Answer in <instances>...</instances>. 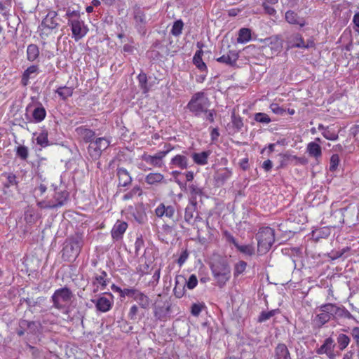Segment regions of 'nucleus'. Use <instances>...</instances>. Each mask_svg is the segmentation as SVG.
Segmentation results:
<instances>
[{"label":"nucleus","instance_id":"1","mask_svg":"<svg viewBox=\"0 0 359 359\" xmlns=\"http://www.w3.org/2000/svg\"><path fill=\"white\" fill-rule=\"evenodd\" d=\"M210 268L217 285L223 287L231 278V269L227 259L215 256L210 264Z\"/></svg>","mask_w":359,"mask_h":359},{"label":"nucleus","instance_id":"2","mask_svg":"<svg viewBox=\"0 0 359 359\" xmlns=\"http://www.w3.org/2000/svg\"><path fill=\"white\" fill-rule=\"evenodd\" d=\"M319 313L316 316L315 320L319 326L329 322L332 318L340 317L351 318V313L344 307H339L336 304L328 303L319 307Z\"/></svg>","mask_w":359,"mask_h":359},{"label":"nucleus","instance_id":"3","mask_svg":"<svg viewBox=\"0 0 359 359\" xmlns=\"http://www.w3.org/2000/svg\"><path fill=\"white\" fill-rule=\"evenodd\" d=\"M65 18L67 19V24L71 28L72 37L75 41H79L88 34L89 29L81 19L79 11L67 8Z\"/></svg>","mask_w":359,"mask_h":359},{"label":"nucleus","instance_id":"4","mask_svg":"<svg viewBox=\"0 0 359 359\" xmlns=\"http://www.w3.org/2000/svg\"><path fill=\"white\" fill-rule=\"evenodd\" d=\"M255 237L257 252L259 255H264L270 250L275 242V231L269 226H263L259 229Z\"/></svg>","mask_w":359,"mask_h":359},{"label":"nucleus","instance_id":"5","mask_svg":"<svg viewBox=\"0 0 359 359\" xmlns=\"http://www.w3.org/2000/svg\"><path fill=\"white\" fill-rule=\"evenodd\" d=\"M83 243V238L81 234L70 237L62 249V259L67 262L74 260L79 255Z\"/></svg>","mask_w":359,"mask_h":359},{"label":"nucleus","instance_id":"6","mask_svg":"<svg viewBox=\"0 0 359 359\" xmlns=\"http://www.w3.org/2000/svg\"><path fill=\"white\" fill-rule=\"evenodd\" d=\"M210 106V101L204 92L194 93L189 101L187 107L195 116L205 112Z\"/></svg>","mask_w":359,"mask_h":359},{"label":"nucleus","instance_id":"7","mask_svg":"<svg viewBox=\"0 0 359 359\" xmlns=\"http://www.w3.org/2000/svg\"><path fill=\"white\" fill-rule=\"evenodd\" d=\"M73 293L67 287L56 290L51 297L53 306L58 310L67 309L72 302Z\"/></svg>","mask_w":359,"mask_h":359},{"label":"nucleus","instance_id":"8","mask_svg":"<svg viewBox=\"0 0 359 359\" xmlns=\"http://www.w3.org/2000/svg\"><path fill=\"white\" fill-rule=\"evenodd\" d=\"M68 193L67 191L55 190L51 195V198L37 202V206L41 209H53L62 206L67 200Z\"/></svg>","mask_w":359,"mask_h":359},{"label":"nucleus","instance_id":"9","mask_svg":"<svg viewBox=\"0 0 359 359\" xmlns=\"http://www.w3.org/2000/svg\"><path fill=\"white\" fill-rule=\"evenodd\" d=\"M220 54H222V55L216 59L217 62L231 67H233L236 65L239 54L229 43H227L226 47L224 44H222L220 49Z\"/></svg>","mask_w":359,"mask_h":359},{"label":"nucleus","instance_id":"10","mask_svg":"<svg viewBox=\"0 0 359 359\" xmlns=\"http://www.w3.org/2000/svg\"><path fill=\"white\" fill-rule=\"evenodd\" d=\"M165 147L167 148L165 151H159L154 155H149L144 153L142 155V159L147 163L156 168H162L163 165V159L166 155L173 149V147L170 144H166Z\"/></svg>","mask_w":359,"mask_h":359},{"label":"nucleus","instance_id":"11","mask_svg":"<svg viewBox=\"0 0 359 359\" xmlns=\"http://www.w3.org/2000/svg\"><path fill=\"white\" fill-rule=\"evenodd\" d=\"M262 41L265 46L270 48L271 55H277L283 50V40L280 35H273L269 38H266Z\"/></svg>","mask_w":359,"mask_h":359},{"label":"nucleus","instance_id":"12","mask_svg":"<svg viewBox=\"0 0 359 359\" xmlns=\"http://www.w3.org/2000/svg\"><path fill=\"white\" fill-rule=\"evenodd\" d=\"M108 296L109 297H100L97 299L93 300V302L95 304L97 311L105 313L112 308L114 304V296L111 293H109Z\"/></svg>","mask_w":359,"mask_h":359},{"label":"nucleus","instance_id":"13","mask_svg":"<svg viewBox=\"0 0 359 359\" xmlns=\"http://www.w3.org/2000/svg\"><path fill=\"white\" fill-rule=\"evenodd\" d=\"M128 226L127 222L121 220H117L111 230L112 239L114 241H119L122 239Z\"/></svg>","mask_w":359,"mask_h":359},{"label":"nucleus","instance_id":"14","mask_svg":"<svg viewBox=\"0 0 359 359\" xmlns=\"http://www.w3.org/2000/svg\"><path fill=\"white\" fill-rule=\"evenodd\" d=\"M334 341L332 337L325 339L323 344L316 350L318 355L326 354L330 359H334L333 350Z\"/></svg>","mask_w":359,"mask_h":359},{"label":"nucleus","instance_id":"15","mask_svg":"<svg viewBox=\"0 0 359 359\" xmlns=\"http://www.w3.org/2000/svg\"><path fill=\"white\" fill-rule=\"evenodd\" d=\"M116 175L118 180V187H126L131 184L132 177L126 168H118L116 170Z\"/></svg>","mask_w":359,"mask_h":359},{"label":"nucleus","instance_id":"16","mask_svg":"<svg viewBox=\"0 0 359 359\" xmlns=\"http://www.w3.org/2000/svg\"><path fill=\"white\" fill-rule=\"evenodd\" d=\"M175 212V208L172 205L165 206L164 203H160L155 209V215L158 217H166L172 219Z\"/></svg>","mask_w":359,"mask_h":359},{"label":"nucleus","instance_id":"17","mask_svg":"<svg viewBox=\"0 0 359 359\" xmlns=\"http://www.w3.org/2000/svg\"><path fill=\"white\" fill-rule=\"evenodd\" d=\"M39 72L38 65H31L27 67L22 73L21 77V85L24 87L27 86L29 83V79L34 78Z\"/></svg>","mask_w":359,"mask_h":359},{"label":"nucleus","instance_id":"18","mask_svg":"<svg viewBox=\"0 0 359 359\" xmlns=\"http://www.w3.org/2000/svg\"><path fill=\"white\" fill-rule=\"evenodd\" d=\"M57 17V13L56 11H49L42 20V26L50 29H56L59 25Z\"/></svg>","mask_w":359,"mask_h":359},{"label":"nucleus","instance_id":"19","mask_svg":"<svg viewBox=\"0 0 359 359\" xmlns=\"http://www.w3.org/2000/svg\"><path fill=\"white\" fill-rule=\"evenodd\" d=\"M285 18L286 22L290 25H299L300 27H302L306 25L305 19L299 16V15L294 11L289 10L286 11Z\"/></svg>","mask_w":359,"mask_h":359},{"label":"nucleus","instance_id":"20","mask_svg":"<svg viewBox=\"0 0 359 359\" xmlns=\"http://www.w3.org/2000/svg\"><path fill=\"white\" fill-rule=\"evenodd\" d=\"M132 298L144 309H148L150 306L151 299L149 297L137 289H135Z\"/></svg>","mask_w":359,"mask_h":359},{"label":"nucleus","instance_id":"21","mask_svg":"<svg viewBox=\"0 0 359 359\" xmlns=\"http://www.w3.org/2000/svg\"><path fill=\"white\" fill-rule=\"evenodd\" d=\"M306 152L310 157L314 158L316 161H318L323 155L321 146L316 142L308 143Z\"/></svg>","mask_w":359,"mask_h":359},{"label":"nucleus","instance_id":"22","mask_svg":"<svg viewBox=\"0 0 359 359\" xmlns=\"http://www.w3.org/2000/svg\"><path fill=\"white\" fill-rule=\"evenodd\" d=\"M145 182L149 185L166 183L164 175L160 172H150L145 176Z\"/></svg>","mask_w":359,"mask_h":359},{"label":"nucleus","instance_id":"23","mask_svg":"<svg viewBox=\"0 0 359 359\" xmlns=\"http://www.w3.org/2000/svg\"><path fill=\"white\" fill-rule=\"evenodd\" d=\"M274 359H292L290 351L285 344L280 343L275 348Z\"/></svg>","mask_w":359,"mask_h":359},{"label":"nucleus","instance_id":"24","mask_svg":"<svg viewBox=\"0 0 359 359\" xmlns=\"http://www.w3.org/2000/svg\"><path fill=\"white\" fill-rule=\"evenodd\" d=\"M76 133L80 135L86 143H91L95 136L93 130L86 128L84 126H80L76 128Z\"/></svg>","mask_w":359,"mask_h":359},{"label":"nucleus","instance_id":"25","mask_svg":"<svg viewBox=\"0 0 359 359\" xmlns=\"http://www.w3.org/2000/svg\"><path fill=\"white\" fill-rule=\"evenodd\" d=\"M185 283H184V277L183 276H177L175 278V284L173 288V293L175 297L182 298L185 292Z\"/></svg>","mask_w":359,"mask_h":359},{"label":"nucleus","instance_id":"26","mask_svg":"<svg viewBox=\"0 0 359 359\" xmlns=\"http://www.w3.org/2000/svg\"><path fill=\"white\" fill-rule=\"evenodd\" d=\"M289 48H300L304 47V40L302 36L299 33L292 34L287 40Z\"/></svg>","mask_w":359,"mask_h":359},{"label":"nucleus","instance_id":"27","mask_svg":"<svg viewBox=\"0 0 359 359\" xmlns=\"http://www.w3.org/2000/svg\"><path fill=\"white\" fill-rule=\"evenodd\" d=\"M170 311V306L168 305L167 306H155L154 310V315L157 320L161 321H166L168 318V313Z\"/></svg>","mask_w":359,"mask_h":359},{"label":"nucleus","instance_id":"28","mask_svg":"<svg viewBox=\"0 0 359 359\" xmlns=\"http://www.w3.org/2000/svg\"><path fill=\"white\" fill-rule=\"evenodd\" d=\"M46 116V111L41 102L37 104V106L32 111V117L35 123H40L45 119Z\"/></svg>","mask_w":359,"mask_h":359},{"label":"nucleus","instance_id":"29","mask_svg":"<svg viewBox=\"0 0 359 359\" xmlns=\"http://www.w3.org/2000/svg\"><path fill=\"white\" fill-rule=\"evenodd\" d=\"M74 90V88L72 86H62L58 87L55 93L58 95L62 100L65 101L73 95Z\"/></svg>","mask_w":359,"mask_h":359},{"label":"nucleus","instance_id":"30","mask_svg":"<svg viewBox=\"0 0 359 359\" xmlns=\"http://www.w3.org/2000/svg\"><path fill=\"white\" fill-rule=\"evenodd\" d=\"M210 155V151H205L200 153H193L191 157L196 164L204 165L208 163V159Z\"/></svg>","mask_w":359,"mask_h":359},{"label":"nucleus","instance_id":"31","mask_svg":"<svg viewBox=\"0 0 359 359\" xmlns=\"http://www.w3.org/2000/svg\"><path fill=\"white\" fill-rule=\"evenodd\" d=\"M252 39V32L249 28L243 27L239 29L237 37L238 43H246Z\"/></svg>","mask_w":359,"mask_h":359},{"label":"nucleus","instance_id":"32","mask_svg":"<svg viewBox=\"0 0 359 359\" xmlns=\"http://www.w3.org/2000/svg\"><path fill=\"white\" fill-rule=\"evenodd\" d=\"M170 163L181 169H186L188 166V158L184 155L177 154L172 158Z\"/></svg>","mask_w":359,"mask_h":359},{"label":"nucleus","instance_id":"33","mask_svg":"<svg viewBox=\"0 0 359 359\" xmlns=\"http://www.w3.org/2000/svg\"><path fill=\"white\" fill-rule=\"evenodd\" d=\"M197 203H189L185 208L184 212V219L185 221L191 224L194 219V213L196 212Z\"/></svg>","mask_w":359,"mask_h":359},{"label":"nucleus","instance_id":"34","mask_svg":"<svg viewBox=\"0 0 359 359\" xmlns=\"http://www.w3.org/2000/svg\"><path fill=\"white\" fill-rule=\"evenodd\" d=\"M203 51L201 49L198 50L193 57V62L199 70L205 71L207 70V66L203 61Z\"/></svg>","mask_w":359,"mask_h":359},{"label":"nucleus","instance_id":"35","mask_svg":"<svg viewBox=\"0 0 359 359\" xmlns=\"http://www.w3.org/2000/svg\"><path fill=\"white\" fill-rule=\"evenodd\" d=\"M39 56V48L36 44H29L27 48V59L29 62L35 61Z\"/></svg>","mask_w":359,"mask_h":359},{"label":"nucleus","instance_id":"36","mask_svg":"<svg viewBox=\"0 0 359 359\" xmlns=\"http://www.w3.org/2000/svg\"><path fill=\"white\" fill-rule=\"evenodd\" d=\"M143 194L142 189L140 186L136 185L129 191L126 193L123 196V201L132 200L135 196H142Z\"/></svg>","mask_w":359,"mask_h":359},{"label":"nucleus","instance_id":"37","mask_svg":"<svg viewBox=\"0 0 359 359\" xmlns=\"http://www.w3.org/2000/svg\"><path fill=\"white\" fill-rule=\"evenodd\" d=\"M3 175L6 176L7 179V181L4 184V193L6 194V189L11 186H17L18 182L16 175L13 173H4Z\"/></svg>","mask_w":359,"mask_h":359},{"label":"nucleus","instance_id":"38","mask_svg":"<svg viewBox=\"0 0 359 359\" xmlns=\"http://www.w3.org/2000/svg\"><path fill=\"white\" fill-rule=\"evenodd\" d=\"M36 144L41 147H46L49 145L48 133L46 130H42L36 138Z\"/></svg>","mask_w":359,"mask_h":359},{"label":"nucleus","instance_id":"39","mask_svg":"<svg viewBox=\"0 0 359 359\" xmlns=\"http://www.w3.org/2000/svg\"><path fill=\"white\" fill-rule=\"evenodd\" d=\"M95 280L100 286L101 290L105 289L108 283L107 272L100 271V273L95 274Z\"/></svg>","mask_w":359,"mask_h":359},{"label":"nucleus","instance_id":"40","mask_svg":"<svg viewBox=\"0 0 359 359\" xmlns=\"http://www.w3.org/2000/svg\"><path fill=\"white\" fill-rule=\"evenodd\" d=\"M231 175L232 171L228 168H224L217 174L216 181L218 183L224 184Z\"/></svg>","mask_w":359,"mask_h":359},{"label":"nucleus","instance_id":"41","mask_svg":"<svg viewBox=\"0 0 359 359\" xmlns=\"http://www.w3.org/2000/svg\"><path fill=\"white\" fill-rule=\"evenodd\" d=\"M134 19L137 26L142 27L144 26L146 21V15L143 11L140 10V8H137L135 10L134 12Z\"/></svg>","mask_w":359,"mask_h":359},{"label":"nucleus","instance_id":"42","mask_svg":"<svg viewBox=\"0 0 359 359\" xmlns=\"http://www.w3.org/2000/svg\"><path fill=\"white\" fill-rule=\"evenodd\" d=\"M189 190L191 195L189 203H197V196L203 194V191L196 185L192 184L189 186Z\"/></svg>","mask_w":359,"mask_h":359},{"label":"nucleus","instance_id":"43","mask_svg":"<svg viewBox=\"0 0 359 359\" xmlns=\"http://www.w3.org/2000/svg\"><path fill=\"white\" fill-rule=\"evenodd\" d=\"M111 289L114 292H118L121 297H125L126 296L132 297L135 290V288L121 289L120 287L115 285H112Z\"/></svg>","mask_w":359,"mask_h":359},{"label":"nucleus","instance_id":"44","mask_svg":"<svg viewBox=\"0 0 359 359\" xmlns=\"http://www.w3.org/2000/svg\"><path fill=\"white\" fill-rule=\"evenodd\" d=\"M88 152L90 157L95 160L98 159L102 154L101 150L98 149V147L95 144L94 141L90 143L88 147Z\"/></svg>","mask_w":359,"mask_h":359},{"label":"nucleus","instance_id":"45","mask_svg":"<svg viewBox=\"0 0 359 359\" xmlns=\"http://www.w3.org/2000/svg\"><path fill=\"white\" fill-rule=\"evenodd\" d=\"M236 248L240 252H241L245 255L252 256L253 255H255V248H254L253 245H252V244H248V245L238 244Z\"/></svg>","mask_w":359,"mask_h":359},{"label":"nucleus","instance_id":"46","mask_svg":"<svg viewBox=\"0 0 359 359\" xmlns=\"http://www.w3.org/2000/svg\"><path fill=\"white\" fill-rule=\"evenodd\" d=\"M19 326L21 328H27L32 334L36 333L37 330V325L35 322L27 320H21Z\"/></svg>","mask_w":359,"mask_h":359},{"label":"nucleus","instance_id":"47","mask_svg":"<svg viewBox=\"0 0 359 359\" xmlns=\"http://www.w3.org/2000/svg\"><path fill=\"white\" fill-rule=\"evenodd\" d=\"M337 341L340 350L345 349L350 343V338L344 334H339L337 338Z\"/></svg>","mask_w":359,"mask_h":359},{"label":"nucleus","instance_id":"48","mask_svg":"<svg viewBox=\"0 0 359 359\" xmlns=\"http://www.w3.org/2000/svg\"><path fill=\"white\" fill-rule=\"evenodd\" d=\"M322 135L325 139L332 141L337 140L339 137L338 133L329 126L326 127Z\"/></svg>","mask_w":359,"mask_h":359},{"label":"nucleus","instance_id":"49","mask_svg":"<svg viewBox=\"0 0 359 359\" xmlns=\"http://www.w3.org/2000/svg\"><path fill=\"white\" fill-rule=\"evenodd\" d=\"M183 27L184 23L182 20H176L171 29V34L175 36H180L182 34Z\"/></svg>","mask_w":359,"mask_h":359},{"label":"nucleus","instance_id":"50","mask_svg":"<svg viewBox=\"0 0 359 359\" xmlns=\"http://www.w3.org/2000/svg\"><path fill=\"white\" fill-rule=\"evenodd\" d=\"M247 263L245 261H239L234 266L233 276L238 277L245 271Z\"/></svg>","mask_w":359,"mask_h":359},{"label":"nucleus","instance_id":"51","mask_svg":"<svg viewBox=\"0 0 359 359\" xmlns=\"http://www.w3.org/2000/svg\"><path fill=\"white\" fill-rule=\"evenodd\" d=\"M94 142L102 152L107 149L110 145V141L105 137H98L94 141Z\"/></svg>","mask_w":359,"mask_h":359},{"label":"nucleus","instance_id":"52","mask_svg":"<svg viewBox=\"0 0 359 359\" xmlns=\"http://www.w3.org/2000/svg\"><path fill=\"white\" fill-rule=\"evenodd\" d=\"M140 86L141 89L143 90L144 93H147L149 92V88L147 86V77L146 74H140L137 76Z\"/></svg>","mask_w":359,"mask_h":359},{"label":"nucleus","instance_id":"53","mask_svg":"<svg viewBox=\"0 0 359 359\" xmlns=\"http://www.w3.org/2000/svg\"><path fill=\"white\" fill-rule=\"evenodd\" d=\"M254 119L258 123L266 124H268L271 121L269 115L262 112L256 113L255 114Z\"/></svg>","mask_w":359,"mask_h":359},{"label":"nucleus","instance_id":"54","mask_svg":"<svg viewBox=\"0 0 359 359\" xmlns=\"http://www.w3.org/2000/svg\"><path fill=\"white\" fill-rule=\"evenodd\" d=\"M276 313H278V310H276V309L271 310L269 311H262L260 313V315L259 316L258 322L259 323L264 322V321L269 320V318H271V317L274 316Z\"/></svg>","mask_w":359,"mask_h":359},{"label":"nucleus","instance_id":"55","mask_svg":"<svg viewBox=\"0 0 359 359\" xmlns=\"http://www.w3.org/2000/svg\"><path fill=\"white\" fill-rule=\"evenodd\" d=\"M16 155L21 159L26 160L29 156L28 148L23 145L18 146L16 148Z\"/></svg>","mask_w":359,"mask_h":359},{"label":"nucleus","instance_id":"56","mask_svg":"<svg viewBox=\"0 0 359 359\" xmlns=\"http://www.w3.org/2000/svg\"><path fill=\"white\" fill-rule=\"evenodd\" d=\"M339 156L338 154H332L330 157V170L333 172L335 171L339 164Z\"/></svg>","mask_w":359,"mask_h":359},{"label":"nucleus","instance_id":"57","mask_svg":"<svg viewBox=\"0 0 359 359\" xmlns=\"http://www.w3.org/2000/svg\"><path fill=\"white\" fill-rule=\"evenodd\" d=\"M197 284H198V279H197L196 276L195 274H191L189 276L185 285H187L188 289L193 290L194 288H195L197 286Z\"/></svg>","mask_w":359,"mask_h":359},{"label":"nucleus","instance_id":"58","mask_svg":"<svg viewBox=\"0 0 359 359\" xmlns=\"http://www.w3.org/2000/svg\"><path fill=\"white\" fill-rule=\"evenodd\" d=\"M269 108L275 114L283 115L285 112V109L279 106V104L277 103H271L269 106Z\"/></svg>","mask_w":359,"mask_h":359},{"label":"nucleus","instance_id":"59","mask_svg":"<svg viewBox=\"0 0 359 359\" xmlns=\"http://www.w3.org/2000/svg\"><path fill=\"white\" fill-rule=\"evenodd\" d=\"M269 3L267 1L264 0L262 4V6L263 7L264 12L266 14L274 16L276 14V11L273 7L269 6Z\"/></svg>","mask_w":359,"mask_h":359},{"label":"nucleus","instance_id":"60","mask_svg":"<svg viewBox=\"0 0 359 359\" xmlns=\"http://www.w3.org/2000/svg\"><path fill=\"white\" fill-rule=\"evenodd\" d=\"M203 305L200 304H193L191 308V313L194 316H198L202 311Z\"/></svg>","mask_w":359,"mask_h":359},{"label":"nucleus","instance_id":"61","mask_svg":"<svg viewBox=\"0 0 359 359\" xmlns=\"http://www.w3.org/2000/svg\"><path fill=\"white\" fill-rule=\"evenodd\" d=\"M189 257V252L187 250L182 252L180 257L177 259V264L180 266H182Z\"/></svg>","mask_w":359,"mask_h":359},{"label":"nucleus","instance_id":"62","mask_svg":"<svg viewBox=\"0 0 359 359\" xmlns=\"http://www.w3.org/2000/svg\"><path fill=\"white\" fill-rule=\"evenodd\" d=\"M223 234L229 243L233 244L235 247L237 246L238 243L234 236L230 232L225 231H224Z\"/></svg>","mask_w":359,"mask_h":359},{"label":"nucleus","instance_id":"63","mask_svg":"<svg viewBox=\"0 0 359 359\" xmlns=\"http://www.w3.org/2000/svg\"><path fill=\"white\" fill-rule=\"evenodd\" d=\"M138 313V307L137 305H133L128 312V318L130 320H135L136 318V316Z\"/></svg>","mask_w":359,"mask_h":359},{"label":"nucleus","instance_id":"64","mask_svg":"<svg viewBox=\"0 0 359 359\" xmlns=\"http://www.w3.org/2000/svg\"><path fill=\"white\" fill-rule=\"evenodd\" d=\"M351 334L356 344L359 346V327H355L351 331Z\"/></svg>","mask_w":359,"mask_h":359}]
</instances>
